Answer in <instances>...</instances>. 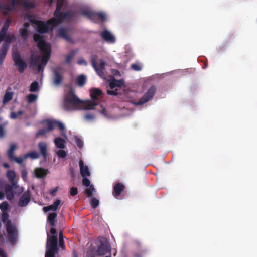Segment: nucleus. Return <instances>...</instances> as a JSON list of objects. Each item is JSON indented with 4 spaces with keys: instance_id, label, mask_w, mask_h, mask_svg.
<instances>
[{
    "instance_id": "1",
    "label": "nucleus",
    "mask_w": 257,
    "mask_h": 257,
    "mask_svg": "<svg viewBox=\"0 0 257 257\" xmlns=\"http://www.w3.org/2000/svg\"><path fill=\"white\" fill-rule=\"evenodd\" d=\"M50 232L52 235H50L48 233H47L46 251L45 257H59L57 256L59 248L56 229L54 227H52Z\"/></svg>"
},
{
    "instance_id": "2",
    "label": "nucleus",
    "mask_w": 257,
    "mask_h": 257,
    "mask_svg": "<svg viewBox=\"0 0 257 257\" xmlns=\"http://www.w3.org/2000/svg\"><path fill=\"white\" fill-rule=\"evenodd\" d=\"M33 39L34 41L37 43L38 48L40 52L43 53L40 63L45 66L50 57L51 46L49 44L46 43L43 39V37L40 34H34Z\"/></svg>"
},
{
    "instance_id": "3",
    "label": "nucleus",
    "mask_w": 257,
    "mask_h": 257,
    "mask_svg": "<svg viewBox=\"0 0 257 257\" xmlns=\"http://www.w3.org/2000/svg\"><path fill=\"white\" fill-rule=\"evenodd\" d=\"M83 102L79 99L74 94L73 90H71L65 100L64 107L67 110L76 109V107Z\"/></svg>"
},
{
    "instance_id": "4",
    "label": "nucleus",
    "mask_w": 257,
    "mask_h": 257,
    "mask_svg": "<svg viewBox=\"0 0 257 257\" xmlns=\"http://www.w3.org/2000/svg\"><path fill=\"white\" fill-rule=\"evenodd\" d=\"M13 60L15 65L18 68L20 73H23L27 68L26 62L22 59L21 55L17 50H13L12 53Z\"/></svg>"
},
{
    "instance_id": "5",
    "label": "nucleus",
    "mask_w": 257,
    "mask_h": 257,
    "mask_svg": "<svg viewBox=\"0 0 257 257\" xmlns=\"http://www.w3.org/2000/svg\"><path fill=\"white\" fill-rule=\"evenodd\" d=\"M6 228L10 243L12 244H15L18 237V230L16 225L11 221H9L6 224Z\"/></svg>"
},
{
    "instance_id": "6",
    "label": "nucleus",
    "mask_w": 257,
    "mask_h": 257,
    "mask_svg": "<svg viewBox=\"0 0 257 257\" xmlns=\"http://www.w3.org/2000/svg\"><path fill=\"white\" fill-rule=\"evenodd\" d=\"M30 21L31 23L37 26V31L40 34L48 33L50 29V26H52V23L48 22V20L45 22L40 20L31 19Z\"/></svg>"
},
{
    "instance_id": "7",
    "label": "nucleus",
    "mask_w": 257,
    "mask_h": 257,
    "mask_svg": "<svg viewBox=\"0 0 257 257\" xmlns=\"http://www.w3.org/2000/svg\"><path fill=\"white\" fill-rule=\"evenodd\" d=\"M156 88L154 86H152L143 96L139 101H132V103L135 105H141L151 100L155 95Z\"/></svg>"
},
{
    "instance_id": "8",
    "label": "nucleus",
    "mask_w": 257,
    "mask_h": 257,
    "mask_svg": "<svg viewBox=\"0 0 257 257\" xmlns=\"http://www.w3.org/2000/svg\"><path fill=\"white\" fill-rule=\"evenodd\" d=\"M53 84L55 86L60 85L63 80L64 77L62 72V68L58 66L53 70Z\"/></svg>"
},
{
    "instance_id": "9",
    "label": "nucleus",
    "mask_w": 257,
    "mask_h": 257,
    "mask_svg": "<svg viewBox=\"0 0 257 257\" xmlns=\"http://www.w3.org/2000/svg\"><path fill=\"white\" fill-rule=\"evenodd\" d=\"M54 15V17L48 20V22L52 23V27L57 26L65 20L64 13L61 12V9H56Z\"/></svg>"
},
{
    "instance_id": "10",
    "label": "nucleus",
    "mask_w": 257,
    "mask_h": 257,
    "mask_svg": "<svg viewBox=\"0 0 257 257\" xmlns=\"http://www.w3.org/2000/svg\"><path fill=\"white\" fill-rule=\"evenodd\" d=\"M82 177V184L87 187L84 191V193L87 197H92L93 196V193L96 191L93 185L90 184V181L87 178V177Z\"/></svg>"
},
{
    "instance_id": "11",
    "label": "nucleus",
    "mask_w": 257,
    "mask_h": 257,
    "mask_svg": "<svg viewBox=\"0 0 257 257\" xmlns=\"http://www.w3.org/2000/svg\"><path fill=\"white\" fill-rule=\"evenodd\" d=\"M19 187L17 183H11L6 184L4 186V190L6 194L7 199L9 200H12L14 197L13 190Z\"/></svg>"
},
{
    "instance_id": "12",
    "label": "nucleus",
    "mask_w": 257,
    "mask_h": 257,
    "mask_svg": "<svg viewBox=\"0 0 257 257\" xmlns=\"http://www.w3.org/2000/svg\"><path fill=\"white\" fill-rule=\"evenodd\" d=\"M30 193L29 191L25 192L21 196L18 202V205L20 207H25L30 201Z\"/></svg>"
},
{
    "instance_id": "13",
    "label": "nucleus",
    "mask_w": 257,
    "mask_h": 257,
    "mask_svg": "<svg viewBox=\"0 0 257 257\" xmlns=\"http://www.w3.org/2000/svg\"><path fill=\"white\" fill-rule=\"evenodd\" d=\"M110 253V247L108 243L101 242V245L98 246L97 249V253L99 256H103L107 253Z\"/></svg>"
},
{
    "instance_id": "14",
    "label": "nucleus",
    "mask_w": 257,
    "mask_h": 257,
    "mask_svg": "<svg viewBox=\"0 0 257 257\" xmlns=\"http://www.w3.org/2000/svg\"><path fill=\"white\" fill-rule=\"evenodd\" d=\"M11 22L12 21L8 18L3 26L0 31V43L4 40Z\"/></svg>"
},
{
    "instance_id": "15",
    "label": "nucleus",
    "mask_w": 257,
    "mask_h": 257,
    "mask_svg": "<svg viewBox=\"0 0 257 257\" xmlns=\"http://www.w3.org/2000/svg\"><path fill=\"white\" fill-rule=\"evenodd\" d=\"M100 36L107 42L113 43L115 41V37L107 30L101 32Z\"/></svg>"
},
{
    "instance_id": "16",
    "label": "nucleus",
    "mask_w": 257,
    "mask_h": 257,
    "mask_svg": "<svg viewBox=\"0 0 257 257\" xmlns=\"http://www.w3.org/2000/svg\"><path fill=\"white\" fill-rule=\"evenodd\" d=\"M125 188V186L121 183H116L113 187V195L115 198L119 197Z\"/></svg>"
},
{
    "instance_id": "17",
    "label": "nucleus",
    "mask_w": 257,
    "mask_h": 257,
    "mask_svg": "<svg viewBox=\"0 0 257 257\" xmlns=\"http://www.w3.org/2000/svg\"><path fill=\"white\" fill-rule=\"evenodd\" d=\"M60 204H61V201L59 199H57L53 203V204L44 207L43 208V210L45 212H48L51 210L55 211L60 208Z\"/></svg>"
},
{
    "instance_id": "18",
    "label": "nucleus",
    "mask_w": 257,
    "mask_h": 257,
    "mask_svg": "<svg viewBox=\"0 0 257 257\" xmlns=\"http://www.w3.org/2000/svg\"><path fill=\"white\" fill-rule=\"evenodd\" d=\"M40 153L44 159L46 160L47 157V145L45 142H41L38 144Z\"/></svg>"
},
{
    "instance_id": "19",
    "label": "nucleus",
    "mask_w": 257,
    "mask_h": 257,
    "mask_svg": "<svg viewBox=\"0 0 257 257\" xmlns=\"http://www.w3.org/2000/svg\"><path fill=\"white\" fill-rule=\"evenodd\" d=\"M80 174L82 177H89L90 176V173L88 167L84 165V162L82 160L79 162Z\"/></svg>"
},
{
    "instance_id": "20",
    "label": "nucleus",
    "mask_w": 257,
    "mask_h": 257,
    "mask_svg": "<svg viewBox=\"0 0 257 257\" xmlns=\"http://www.w3.org/2000/svg\"><path fill=\"white\" fill-rule=\"evenodd\" d=\"M49 173L48 169L42 168H37L35 169V176L38 178H43Z\"/></svg>"
},
{
    "instance_id": "21",
    "label": "nucleus",
    "mask_w": 257,
    "mask_h": 257,
    "mask_svg": "<svg viewBox=\"0 0 257 257\" xmlns=\"http://www.w3.org/2000/svg\"><path fill=\"white\" fill-rule=\"evenodd\" d=\"M14 40L15 37L13 34L8 35L6 34V36L5 37L4 39L5 42L3 44V45L1 48H7V50L8 51L10 47V44Z\"/></svg>"
},
{
    "instance_id": "22",
    "label": "nucleus",
    "mask_w": 257,
    "mask_h": 257,
    "mask_svg": "<svg viewBox=\"0 0 257 257\" xmlns=\"http://www.w3.org/2000/svg\"><path fill=\"white\" fill-rule=\"evenodd\" d=\"M90 94L91 99L93 100H97L98 97L102 94V91L99 88H93L90 90Z\"/></svg>"
},
{
    "instance_id": "23",
    "label": "nucleus",
    "mask_w": 257,
    "mask_h": 257,
    "mask_svg": "<svg viewBox=\"0 0 257 257\" xmlns=\"http://www.w3.org/2000/svg\"><path fill=\"white\" fill-rule=\"evenodd\" d=\"M57 214L55 212L50 213L47 218V222L52 227L55 226V221L57 218Z\"/></svg>"
},
{
    "instance_id": "24",
    "label": "nucleus",
    "mask_w": 257,
    "mask_h": 257,
    "mask_svg": "<svg viewBox=\"0 0 257 257\" xmlns=\"http://www.w3.org/2000/svg\"><path fill=\"white\" fill-rule=\"evenodd\" d=\"M65 140L61 137H57L54 140V143L56 146L60 149H64L65 148Z\"/></svg>"
},
{
    "instance_id": "25",
    "label": "nucleus",
    "mask_w": 257,
    "mask_h": 257,
    "mask_svg": "<svg viewBox=\"0 0 257 257\" xmlns=\"http://www.w3.org/2000/svg\"><path fill=\"white\" fill-rule=\"evenodd\" d=\"M17 148V146L15 144H11L10 148L7 151V155L9 160L13 158L14 157V152Z\"/></svg>"
},
{
    "instance_id": "26",
    "label": "nucleus",
    "mask_w": 257,
    "mask_h": 257,
    "mask_svg": "<svg viewBox=\"0 0 257 257\" xmlns=\"http://www.w3.org/2000/svg\"><path fill=\"white\" fill-rule=\"evenodd\" d=\"M59 35L66 39L67 41H69L70 42H73L72 40L70 38V37L67 34L66 30L65 29L61 28L58 31Z\"/></svg>"
},
{
    "instance_id": "27",
    "label": "nucleus",
    "mask_w": 257,
    "mask_h": 257,
    "mask_svg": "<svg viewBox=\"0 0 257 257\" xmlns=\"http://www.w3.org/2000/svg\"><path fill=\"white\" fill-rule=\"evenodd\" d=\"M86 82V77L83 75L81 74L78 76L77 78V84L79 87H83Z\"/></svg>"
},
{
    "instance_id": "28",
    "label": "nucleus",
    "mask_w": 257,
    "mask_h": 257,
    "mask_svg": "<svg viewBox=\"0 0 257 257\" xmlns=\"http://www.w3.org/2000/svg\"><path fill=\"white\" fill-rule=\"evenodd\" d=\"M40 154L36 151L29 152L24 156V159H27L30 157L32 159H36L39 158Z\"/></svg>"
},
{
    "instance_id": "29",
    "label": "nucleus",
    "mask_w": 257,
    "mask_h": 257,
    "mask_svg": "<svg viewBox=\"0 0 257 257\" xmlns=\"http://www.w3.org/2000/svg\"><path fill=\"white\" fill-rule=\"evenodd\" d=\"M94 12L88 10H82L81 14L89 18L90 20L93 21Z\"/></svg>"
},
{
    "instance_id": "30",
    "label": "nucleus",
    "mask_w": 257,
    "mask_h": 257,
    "mask_svg": "<svg viewBox=\"0 0 257 257\" xmlns=\"http://www.w3.org/2000/svg\"><path fill=\"white\" fill-rule=\"evenodd\" d=\"M97 58V56L96 55H92L91 56V64H92V67L94 68L95 70L98 73H99V68L98 67L97 63V62H96Z\"/></svg>"
},
{
    "instance_id": "31",
    "label": "nucleus",
    "mask_w": 257,
    "mask_h": 257,
    "mask_svg": "<svg viewBox=\"0 0 257 257\" xmlns=\"http://www.w3.org/2000/svg\"><path fill=\"white\" fill-rule=\"evenodd\" d=\"M97 105L96 102L91 101H88L85 103L84 108L87 110L94 109L95 106Z\"/></svg>"
},
{
    "instance_id": "32",
    "label": "nucleus",
    "mask_w": 257,
    "mask_h": 257,
    "mask_svg": "<svg viewBox=\"0 0 257 257\" xmlns=\"http://www.w3.org/2000/svg\"><path fill=\"white\" fill-rule=\"evenodd\" d=\"M105 15L104 13L94 12L93 19L94 21H95L98 20H100L101 21H105Z\"/></svg>"
},
{
    "instance_id": "33",
    "label": "nucleus",
    "mask_w": 257,
    "mask_h": 257,
    "mask_svg": "<svg viewBox=\"0 0 257 257\" xmlns=\"http://www.w3.org/2000/svg\"><path fill=\"white\" fill-rule=\"evenodd\" d=\"M7 176L11 183H17L15 181L16 174L14 171L9 170L7 173Z\"/></svg>"
},
{
    "instance_id": "34",
    "label": "nucleus",
    "mask_w": 257,
    "mask_h": 257,
    "mask_svg": "<svg viewBox=\"0 0 257 257\" xmlns=\"http://www.w3.org/2000/svg\"><path fill=\"white\" fill-rule=\"evenodd\" d=\"M8 52L7 48H1L0 49V66L3 64V61L6 58Z\"/></svg>"
},
{
    "instance_id": "35",
    "label": "nucleus",
    "mask_w": 257,
    "mask_h": 257,
    "mask_svg": "<svg viewBox=\"0 0 257 257\" xmlns=\"http://www.w3.org/2000/svg\"><path fill=\"white\" fill-rule=\"evenodd\" d=\"M77 50H71L70 51V52L69 53V54L67 55V56L66 57V60H65L66 63L67 64H69L71 62V60L73 59L74 55L77 53Z\"/></svg>"
},
{
    "instance_id": "36",
    "label": "nucleus",
    "mask_w": 257,
    "mask_h": 257,
    "mask_svg": "<svg viewBox=\"0 0 257 257\" xmlns=\"http://www.w3.org/2000/svg\"><path fill=\"white\" fill-rule=\"evenodd\" d=\"M90 198H91L90 200V204L91 208L94 209L97 207L99 204V200L96 198L93 197V196Z\"/></svg>"
},
{
    "instance_id": "37",
    "label": "nucleus",
    "mask_w": 257,
    "mask_h": 257,
    "mask_svg": "<svg viewBox=\"0 0 257 257\" xmlns=\"http://www.w3.org/2000/svg\"><path fill=\"white\" fill-rule=\"evenodd\" d=\"M20 35L21 37L25 40L27 39V37L29 35V31L28 29L21 28L19 29Z\"/></svg>"
},
{
    "instance_id": "38",
    "label": "nucleus",
    "mask_w": 257,
    "mask_h": 257,
    "mask_svg": "<svg viewBox=\"0 0 257 257\" xmlns=\"http://www.w3.org/2000/svg\"><path fill=\"white\" fill-rule=\"evenodd\" d=\"M22 5L26 9L34 8L35 7V5L33 2L26 0L23 2Z\"/></svg>"
},
{
    "instance_id": "39",
    "label": "nucleus",
    "mask_w": 257,
    "mask_h": 257,
    "mask_svg": "<svg viewBox=\"0 0 257 257\" xmlns=\"http://www.w3.org/2000/svg\"><path fill=\"white\" fill-rule=\"evenodd\" d=\"M17 4V0H11V5L5 4V10H7L9 12L12 11L14 9V7Z\"/></svg>"
},
{
    "instance_id": "40",
    "label": "nucleus",
    "mask_w": 257,
    "mask_h": 257,
    "mask_svg": "<svg viewBox=\"0 0 257 257\" xmlns=\"http://www.w3.org/2000/svg\"><path fill=\"white\" fill-rule=\"evenodd\" d=\"M39 90V84L36 81L32 82L30 86L29 91L31 92H36Z\"/></svg>"
},
{
    "instance_id": "41",
    "label": "nucleus",
    "mask_w": 257,
    "mask_h": 257,
    "mask_svg": "<svg viewBox=\"0 0 257 257\" xmlns=\"http://www.w3.org/2000/svg\"><path fill=\"white\" fill-rule=\"evenodd\" d=\"M38 98V96L34 94H30L27 97V100L29 103H32L36 101Z\"/></svg>"
},
{
    "instance_id": "42",
    "label": "nucleus",
    "mask_w": 257,
    "mask_h": 257,
    "mask_svg": "<svg viewBox=\"0 0 257 257\" xmlns=\"http://www.w3.org/2000/svg\"><path fill=\"white\" fill-rule=\"evenodd\" d=\"M47 131H52L56 127V120H48L47 122Z\"/></svg>"
},
{
    "instance_id": "43",
    "label": "nucleus",
    "mask_w": 257,
    "mask_h": 257,
    "mask_svg": "<svg viewBox=\"0 0 257 257\" xmlns=\"http://www.w3.org/2000/svg\"><path fill=\"white\" fill-rule=\"evenodd\" d=\"M9 215L8 212H2L1 214V220L4 223H7L8 221H11L9 220Z\"/></svg>"
},
{
    "instance_id": "44",
    "label": "nucleus",
    "mask_w": 257,
    "mask_h": 257,
    "mask_svg": "<svg viewBox=\"0 0 257 257\" xmlns=\"http://www.w3.org/2000/svg\"><path fill=\"white\" fill-rule=\"evenodd\" d=\"M9 203L7 201H4L0 204V209L2 212H6L9 208Z\"/></svg>"
},
{
    "instance_id": "45",
    "label": "nucleus",
    "mask_w": 257,
    "mask_h": 257,
    "mask_svg": "<svg viewBox=\"0 0 257 257\" xmlns=\"http://www.w3.org/2000/svg\"><path fill=\"white\" fill-rule=\"evenodd\" d=\"M12 99V94L10 93H7L4 95L3 98V103H6L9 101H10Z\"/></svg>"
},
{
    "instance_id": "46",
    "label": "nucleus",
    "mask_w": 257,
    "mask_h": 257,
    "mask_svg": "<svg viewBox=\"0 0 257 257\" xmlns=\"http://www.w3.org/2000/svg\"><path fill=\"white\" fill-rule=\"evenodd\" d=\"M64 20L70 19L74 16L73 12L68 11L64 13Z\"/></svg>"
},
{
    "instance_id": "47",
    "label": "nucleus",
    "mask_w": 257,
    "mask_h": 257,
    "mask_svg": "<svg viewBox=\"0 0 257 257\" xmlns=\"http://www.w3.org/2000/svg\"><path fill=\"white\" fill-rule=\"evenodd\" d=\"M75 142L76 143L77 146L81 148L82 147L83 143L81 138H79L78 136L75 137Z\"/></svg>"
},
{
    "instance_id": "48",
    "label": "nucleus",
    "mask_w": 257,
    "mask_h": 257,
    "mask_svg": "<svg viewBox=\"0 0 257 257\" xmlns=\"http://www.w3.org/2000/svg\"><path fill=\"white\" fill-rule=\"evenodd\" d=\"M24 159H24V157L22 158L21 157H16L14 156L13 157L12 159H10V161L11 162L15 161L17 163L21 164L23 163V161Z\"/></svg>"
},
{
    "instance_id": "49",
    "label": "nucleus",
    "mask_w": 257,
    "mask_h": 257,
    "mask_svg": "<svg viewBox=\"0 0 257 257\" xmlns=\"http://www.w3.org/2000/svg\"><path fill=\"white\" fill-rule=\"evenodd\" d=\"M59 246H58V248H59L61 249L62 250H65L66 249L65 243H64V239H59Z\"/></svg>"
},
{
    "instance_id": "50",
    "label": "nucleus",
    "mask_w": 257,
    "mask_h": 257,
    "mask_svg": "<svg viewBox=\"0 0 257 257\" xmlns=\"http://www.w3.org/2000/svg\"><path fill=\"white\" fill-rule=\"evenodd\" d=\"M57 154L58 156V157L60 158H65L67 155L66 151L63 150H58L57 152Z\"/></svg>"
},
{
    "instance_id": "51",
    "label": "nucleus",
    "mask_w": 257,
    "mask_h": 257,
    "mask_svg": "<svg viewBox=\"0 0 257 257\" xmlns=\"http://www.w3.org/2000/svg\"><path fill=\"white\" fill-rule=\"evenodd\" d=\"M70 194L71 196H74L78 194V189L76 187H72L70 188Z\"/></svg>"
},
{
    "instance_id": "52",
    "label": "nucleus",
    "mask_w": 257,
    "mask_h": 257,
    "mask_svg": "<svg viewBox=\"0 0 257 257\" xmlns=\"http://www.w3.org/2000/svg\"><path fill=\"white\" fill-rule=\"evenodd\" d=\"M131 68L135 71H140L142 69L141 66L136 63L132 64L131 65Z\"/></svg>"
},
{
    "instance_id": "53",
    "label": "nucleus",
    "mask_w": 257,
    "mask_h": 257,
    "mask_svg": "<svg viewBox=\"0 0 257 257\" xmlns=\"http://www.w3.org/2000/svg\"><path fill=\"white\" fill-rule=\"evenodd\" d=\"M48 131L46 128H42L39 130L37 133V136H43L46 134Z\"/></svg>"
},
{
    "instance_id": "54",
    "label": "nucleus",
    "mask_w": 257,
    "mask_h": 257,
    "mask_svg": "<svg viewBox=\"0 0 257 257\" xmlns=\"http://www.w3.org/2000/svg\"><path fill=\"white\" fill-rule=\"evenodd\" d=\"M65 0H57L56 9H62Z\"/></svg>"
},
{
    "instance_id": "55",
    "label": "nucleus",
    "mask_w": 257,
    "mask_h": 257,
    "mask_svg": "<svg viewBox=\"0 0 257 257\" xmlns=\"http://www.w3.org/2000/svg\"><path fill=\"white\" fill-rule=\"evenodd\" d=\"M77 63L80 65H83L84 66L87 65V62L85 61V60L83 58H80L77 61Z\"/></svg>"
},
{
    "instance_id": "56",
    "label": "nucleus",
    "mask_w": 257,
    "mask_h": 257,
    "mask_svg": "<svg viewBox=\"0 0 257 257\" xmlns=\"http://www.w3.org/2000/svg\"><path fill=\"white\" fill-rule=\"evenodd\" d=\"M56 126H57L61 131H63L65 129V126L62 123L56 120Z\"/></svg>"
},
{
    "instance_id": "57",
    "label": "nucleus",
    "mask_w": 257,
    "mask_h": 257,
    "mask_svg": "<svg viewBox=\"0 0 257 257\" xmlns=\"http://www.w3.org/2000/svg\"><path fill=\"white\" fill-rule=\"evenodd\" d=\"M107 93L109 95L116 96L118 94V92H117V89H116L115 90H107Z\"/></svg>"
},
{
    "instance_id": "58",
    "label": "nucleus",
    "mask_w": 257,
    "mask_h": 257,
    "mask_svg": "<svg viewBox=\"0 0 257 257\" xmlns=\"http://www.w3.org/2000/svg\"><path fill=\"white\" fill-rule=\"evenodd\" d=\"M116 79H113V80H112L110 83H109V87L111 88V89H113L114 88H115L116 86H117V84H116Z\"/></svg>"
},
{
    "instance_id": "59",
    "label": "nucleus",
    "mask_w": 257,
    "mask_h": 257,
    "mask_svg": "<svg viewBox=\"0 0 257 257\" xmlns=\"http://www.w3.org/2000/svg\"><path fill=\"white\" fill-rule=\"evenodd\" d=\"M117 87H120L124 85V81L123 79L116 80Z\"/></svg>"
},
{
    "instance_id": "60",
    "label": "nucleus",
    "mask_w": 257,
    "mask_h": 257,
    "mask_svg": "<svg viewBox=\"0 0 257 257\" xmlns=\"http://www.w3.org/2000/svg\"><path fill=\"white\" fill-rule=\"evenodd\" d=\"M27 176V171L26 169H23L21 171V177L24 180L26 179Z\"/></svg>"
},
{
    "instance_id": "61",
    "label": "nucleus",
    "mask_w": 257,
    "mask_h": 257,
    "mask_svg": "<svg viewBox=\"0 0 257 257\" xmlns=\"http://www.w3.org/2000/svg\"><path fill=\"white\" fill-rule=\"evenodd\" d=\"M84 117L86 119L89 120H93L95 118L94 115L93 114H88L85 115Z\"/></svg>"
},
{
    "instance_id": "62",
    "label": "nucleus",
    "mask_w": 257,
    "mask_h": 257,
    "mask_svg": "<svg viewBox=\"0 0 257 257\" xmlns=\"http://www.w3.org/2000/svg\"><path fill=\"white\" fill-rule=\"evenodd\" d=\"M0 257H8L7 253L2 248H0Z\"/></svg>"
},
{
    "instance_id": "63",
    "label": "nucleus",
    "mask_w": 257,
    "mask_h": 257,
    "mask_svg": "<svg viewBox=\"0 0 257 257\" xmlns=\"http://www.w3.org/2000/svg\"><path fill=\"white\" fill-rule=\"evenodd\" d=\"M18 114L15 112H12L10 115V118L13 119H15L18 118Z\"/></svg>"
},
{
    "instance_id": "64",
    "label": "nucleus",
    "mask_w": 257,
    "mask_h": 257,
    "mask_svg": "<svg viewBox=\"0 0 257 257\" xmlns=\"http://www.w3.org/2000/svg\"><path fill=\"white\" fill-rule=\"evenodd\" d=\"M44 67H45V65H42V64H41L40 63L38 64V71L39 72H41V71H43Z\"/></svg>"
}]
</instances>
